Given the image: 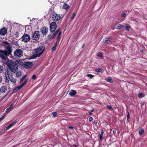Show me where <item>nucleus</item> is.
<instances>
[{
  "label": "nucleus",
  "mask_w": 147,
  "mask_h": 147,
  "mask_svg": "<svg viewBox=\"0 0 147 147\" xmlns=\"http://www.w3.org/2000/svg\"><path fill=\"white\" fill-rule=\"evenodd\" d=\"M69 6L66 3H65L63 6V8L66 10L69 9Z\"/></svg>",
  "instance_id": "nucleus-23"
},
{
  "label": "nucleus",
  "mask_w": 147,
  "mask_h": 147,
  "mask_svg": "<svg viewBox=\"0 0 147 147\" xmlns=\"http://www.w3.org/2000/svg\"><path fill=\"white\" fill-rule=\"evenodd\" d=\"M102 71V69L101 68H98L95 70L96 72H100Z\"/></svg>",
  "instance_id": "nucleus-35"
},
{
  "label": "nucleus",
  "mask_w": 147,
  "mask_h": 147,
  "mask_svg": "<svg viewBox=\"0 0 147 147\" xmlns=\"http://www.w3.org/2000/svg\"><path fill=\"white\" fill-rule=\"evenodd\" d=\"M26 75H24L20 79V82L22 83L26 77Z\"/></svg>",
  "instance_id": "nucleus-25"
},
{
  "label": "nucleus",
  "mask_w": 147,
  "mask_h": 147,
  "mask_svg": "<svg viewBox=\"0 0 147 147\" xmlns=\"http://www.w3.org/2000/svg\"><path fill=\"white\" fill-rule=\"evenodd\" d=\"M22 40L24 42H28L30 39V35L28 34H24L22 37Z\"/></svg>",
  "instance_id": "nucleus-8"
},
{
  "label": "nucleus",
  "mask_w": 147,
  "mask_h": 147,
  "mask_svg": "<svg viewBox=\"0 0 147 147\" xmlns=\"http://www.w3.org/2000/svg\"><path fill=\"white\" fill-rule=\"evenodd\" d=\"M10 71L9 69H7L5 73V82L8 83L9 80L8 79V78L12 76V74Z\"/></svg>",
  "instance_id": "nucleus-5"
},
{
  "label": "nucleus",
  "mask_w": 147,
  "mask_h": 147,
  "mask_svg": "<svg viewBox=\"0 0 147 147\" xmlns=\"http://www.w3.org/2000/svg\"><path fill=\"white\" fill-rule=\"evenodd\" d=\"M142 95V94H139L138 96L139 97H141Z\"/></svg>",
  "instance_id": "nucleus-47"
},
{
  "label": "nucleus",
  "mask_w": 147,
  "mask_h": 147,
  "mask_svg": "<svg viewBox=\"0 0 147 147\" xmlns=\"http://www.w3.org/2000/svg\"><path fill=\"white\" fill-rule=\"evenodd\" d=\"M113 133H114V134L116 132V130H115V129H114V130H113Z\"/></svg>",
  "instance_id": "nucleus-50"
},
{
  "label": "nucleus",
  "mask_w": 147,
  "mask_h": 147,
  "mask_svg": "<svg viewBox=\"0 0 147 147\" xmlns=\"http://www.w3.org/2000/svg\"><path fill=\"white\" fill-rule=\"evenodd\" d=\"M76 93V92L75 90H71L69 92V94L71 96H73L75 95Z\"/></svg>",
  "instance_id": "nucleus-17"
},
{
  "label": "nucleus",
  "mask_w": 147,
  "mask_h": 147,
  "mask_svg": "<svg viewBox=\"0 0 147 147\" xmlns=\"http://www.w3.org/2000/svg\"><path fill=\"white\" fill-rule=\"evenodd\" d=\"M39 32L38 31H35L33 34L32 37L33 40H38L40 37Z\"/></svg>",
  "instance_id": "nucleus-9"
},
{
  "label": "nucleus",
  "mask_w": 147,
  "mask_h": 147,
  "mask_svg": "<svg viewBox=\"0 0 147 147\" xmlns=\"http://www.w3.org/2000/svg\"><path fill=\"white\" fill-rule=\"evenodd\" d=\"M14 105V103L12 104L10 106L9 108H10L12 110V107Z\"/></svg>",
  "instance_id": "nucleus-43"
},
{
  "label": "nucleus",
  "mask_w": 147,
  "mask_h": 147,
  "mask_svg": "<svg viewBox=\"0 0 147 147\" xmlns=\"http://www.w3.org/2000/svg\"><path fill=\"white\" fill-rule=\"evenodd\" d=\"M107 107L109 109H112V107L111 105H107Z\"/></svg>",
  "instance_id": "nucleus-45"
},
{
  "label": "nucleus",
  "mask_w": 147,
  "mask_h": 147,
  "mask_svg": "<svg viewBox=\"0 0 147 147\" xmlns=\"http://www.w3.org/2000/svg\"><path fill=\"white\" fill-rule=\"evenodd\" d=\"M48 29L47 27L45 26L42 27L40 29V32L43 36L46 35L47 33Z\"/></svg>",
  "instance_id": "nucleus-11"
},
{
  "label": "nucleus",
  "mask_w": 147,
  "mask_h": 147,
  "mask_svg": "<svg viewBox=\"0 0 147 147\" xmlns=\"http://www.w3.org/2000/svg\"><path fill=\"white\" fill-rule=\"evenodd\" d=\"M4 43L6 45H8L9 44V43L7 41L4 42Z\"/></svg>",
  "instance_id": "nucleus-51"
},
{
  "label": "nucleus",
  "mask_w": 147,
  "mask_h": 147,
  "mask_svg": "<svg viewBox=\"0 0 147 147\" xmlns=\"http://www.w3.org/2000/svg\"><path fill=\"white\" fill-rule=\"evenodd\" d=\"M76 15V14L75 12H74L72 13L71 17V19H72V20L74 18Z\"/></svg>",
  "instance_id": "nucleus-31"
},
{
  "label": "nucleus",
  "mask_w": 147,
  "mask_h": 147,
  "mask_svg": "<svg viewBox=\"0 0 147 147\" xmlns=\"http://www.w3.org/2000/svg\"><path fill=\"white\" fill-rule=\"evenodd\" d=\"M14 62L16 63L17 65L18 64H19L20 65H22V64L23 63L22 61L20 60H16L14 61Z\"/></svg>",
  "instance_id": "nucleus-24"
},
{
  "label": "nucleus",
  "mask_w": 147,
  "mask_h": 147,
  "mask_svg": "<svg viewBox=\"0 0 147 147\" xmlns=\"http://www.w3.org/2000/svg\"><path fill=\"white\" fill-rule=\"evenodd\" d=\"M7 90V87L5 86H2L0 88V91L1 92H5Z\"/></svg>",
  "instance_id": "nucleus-19"
},
{
  "label": "nucleus",
  "mask_w": 147,
  "mask_h": 147,
  "mask_svg": "<svg viewBox=\"0 0 147 147\" xmlns=\"http://www.w3.org/2000/svg\"><path fill=\"white\" fill-rule=\"evenodd\" d=\"M45 49V47L43 46H40L34 50L35 53L33 54L32 58L35 59L37 57H39L43 53Z\"/></svg>",
  "instance_id": "nucleus-2"
},
{
  "label": "nucleus",
  "mask_w": 147,
  "mask_h": 147,
  "mask_svg": "<svg viewBox=\"0 0 147 147\" xmlns=\"http://www.w3.org/2000/svg\"><path fill=\"white\" fill-rule=\"evenodd\" d=\"M3 69V67L1 65H0V73H1V72L2 71Z\"/></svg>",
  "instance_id": "nucleus-41"
},
{
  "label": "nucleus",
  "mask_w": 147,
  "mask_h": 147,
  "mask_svg": "<svg viewBox=\"0 0 147 147\" xmlns=\"http://www.w3.org/2000/svg\"><path fill=\"white\" fill-rule=\"evenodd\" d=\"M32 65V63L30 62H26L23 63L24 67L26 68H30L31 67Z\"/></svg>",
  "instance_id": "nucleus-12"
},
{
  "label": "nucleus",
  "mask_w": 147,
  "mask_h": 147,
  "mask_svg": "<svg viewBox=\"0 0 147 147\" xmlns=\"http://www.w3.org/2000/svg\"><path fill=\"white\" fill-rule=\"evenodd\" d=\"M91 113H89V114H91Z\"/></svg>",
  "instance_id": "nucleus-55"
},
{
  "label": "nucleus",
  "mask_w": 147,
  "mask_h": 147,
  "mask_svg": "<svg viewBox=\"0 0 147 147\" xmlns=\"http://www.w3.org/2000/svg\"><path fill=\"white\" fill-rule=\"evenodd\" d=\"M69 128L71 129H73L74 128L73 127L71 126H69Z\"/></svg>",
  "instance_id": "nucleus-49"
},
{
  "label": "nucleus",
  "mask_w": 147,
  "mask_h": 147,
  "mask_svg": "<svg viewBox=\"0 0 147 147\" xmlns=\"http://www.w3.org/2000/svg\"><path fill=\"white\" fill-rule=\"evenodd\" d=\"M56 36L53 34L51 35L49 34L48 36V38L49 39H52L54 38Z\"/></svg>",
  "instance_id": "nucleus-21"
},
{
  "label": "nucleus",
  "mask_w": 147,
  "mask_h": 147,
  "mask_svg": "<svg viewBox=\"0 0 147 147\" xmlns=\"http://www.w3.org/2000/svg\"><path fill=\"white\" fill-rule=\"evenodd\" d=\"M12 110V109H11L10 108H7L6 111H5V112L7 113H9Z\"/></svg>",
  "instance_id": "nucleus-27"
},
{
  "label": "nucleus",
  "mask_w": 147,
  "mask_h": 147,
  "mask_svg": "<svg viewBox=\"0 0 147 147\" xmlns=\"http://www.w3.org/2000/svg\"><path fill=\"white\" fill-rule=\"evenodd\" d=\"M104 133V132L103 130H102L100 132V140H102V136L103 134Z\"/></svg>",
  "instance_id": "nucleus-28"
},
{
  "label": "nucleus",
  "mask_w": 147,
  "mask_h": 147,
  "mask_svg": "<svg viewBox=\"0 0 147 147\" xmlns=\"http://www.w3.org/2000/svg\"><path fill=\"white\" fill-rule=\"evenodd\" d=\"M14 105V103L12 104L10 106L9 108H10L12 110V107Z\"/></svg>",
  "instance_id": "nucleus-44"
},
{
  "label": "nucleus",
  "mask_w": 147,
  "mask_h": 147,
  "mask_svg": "<svg viewBox=\"0 0 147 147\" xmlns=\"http://www.w3.org/2000/svg\"><path fill=\"white\" fill-rule=\"evenodd\" d=\"M112 38H105L103 40V42L105 43L110 44L112 42Z\"/></svg>",
  "instance_id": "nucleus-13"
},
{
  "label": "nucleus",
  "mask_w": 147,
  "mask_h": 147,
  "mask_svg": "<svg viewBox=\"0 0 147 147\" xmlns=\"http://www.w3.org/2000/svg\"><path fill=\"white\" fill-rule=\"evenodd\" d=\"M139 133L141 135L144 132V130L143 129H142L139 131Z\"/></svg>",
  "instance_id": "nucleus-32"
},
{
  "label": "nucleus",
  "mask_w": 147,
  "mask_h": 147,
  "mask_svg": "<svg viewBox=\"0 0 147 147\" xmlns=\"http://www.w3.org/2000/svg\"><path fill=\"white\" fill-rule=\"evenodd\" d=\"M124 27L125 26L123 25L120 24H119L117 25V28L118 29H121L124 28Z\"/></svg>",
  "instance_id": "nucleus-22"
},
{
  "label": "nucleus",
  "mask_w": 147,
  "mask_h": 147,
  "mask_svg": "<svg viewBox=\"0 0 147 147\" xmlns=\"http://www.w3.org/2000/svg\"><path fill=\"white\" fill-rule=\"evenodd\" d=\"M94 111V109H92V110H91L90 111L91 112H93V111Z\"/></svg>",
  "instance_id": "nucleus-53"
},
{
  "label": "nucleus",
  "mask_w": 147,
  "mask_h": 147,
  "mask_svg": "<svg viewBox=\"0 0 147 147\" xmlns=\"http://www.w3.org/2000/svg\"><path fill=\"white\" fill-rule=\"evenodd\" d=\"M87 76V77L91 78L94 77V76L93 75L90 74H88Z\"/></svg>",
  "instance_id": "nucleus-37"
},
{
  "label": "nucleus",
  "mask_w": 147,
  "mask_h": 147,
  "mask_svg": "<svg viewBox=\"0 0 147 147\" xmlns=\"http://www.w3.org/2000/svg\"><path fill=\"white\" fill-rule=\"evenodd\" d=\"M53 20L54 21H57L59 20L61 18L60 15L57 14L56 13L53 14L52 16Z\"/></svg>",
  "instance_id": "nucleus-10"
},
{
  "label": "nucleus",
  "mask_w": 147,
  "mask_h": 147,
  "mask_svg": "<svg viewBox=\"0 0 147 147\" xmlns=\"http://www.w3.org/2000/svg\"><path fill=\"white\" fill-rule=\"evenodd\" d=\"M58 43L57 42H56L54 45L53 47L52 48V51H54L56 49V48L57 47Z\"/></svg>",
  "instance_id": "nucleus-18"
},
{
  "label": "nucleus",
  "mask_w": 147,
  "mask_h": 147,
  "mask_svg": "<svg viewBox=\"0 0 147 147\" xmlns=\"http://www.w3.org/2000/svg\"><path fill=\"white\" fill-rule=\"evenodd\" d=\"M128 114L127 115V120H128L129 118V113L128 112H127Z\"/></svg>",
  "instance_id": "nucleus-46"
},
{
  "label": "nucleus",
  "mask_w": 147,
  "mask_h": 147,
  "mask_svg": "<svg viewBox=\"0 0 147 147\" xmlns=\"http://www.w3.org/2000/svg\"><path fill=\"white\" fill-rule=\"evenodd\" d=\"M5 115H4L0 117V122L3 120L5 118Z\"/></svg>",
  "instance_id": "nucleus-38"
},
{
  "label": "nucleus",
  "mask_w": 147,
  "mask_h": 147,
  "mask_svg": "<svg viewBox=\"0 0 147 147\" xmlns=\"http://www.w3.org/2000/svg\"><path fill=\"white\" fill-rule=\"evenodd\" d=\"M7 32V30L6 28H3L0 30V35L2 36H4L6 34Z\"/></svg>",
  "instance_id": "nucleus-15"
},
{
  "label": "nucleus",
  "mask_w": 147,
  "mask_h": 147,
  "mask_svg": "<svg viewBox=\"0 0 147 147\" xmlns=\"http://www.w3.org/2000/svg\"><path fill=\"white\" fill-rule=\"evenodd\" d=\"M93 120V118L91 117H90L89 118V121L90 122L92 121Z\"/></svg>",
  "instance_id": "nucleus-42"
},
{
  "label": "nucleus",
  "mask_w": 147,
  "mask_h": 147,
  "mask_svg": "<svg viewBox=\"0 0 147 147\" xmlns=\"http://www.w3.org/2000/svg\"><path fill=\"white\" fill-rule=\"evenodd\" d=\"M121 16L122 17L125 18H126V14L125 13H123L121 15Z\"/></svg>",
  "instance_id": "nucleus-40"
},
{
  "label": "nucleus",
  "mask_w": 147,
  "mask_h": 147,
  "mask_svg": "<svg viewBox=\"0 0 147 147\" xmlns=\"http://www.w3.org/2000/svg\"><path fill=\"white\" fill-rule=\"evenodd\" d=\"M57 27V25L55 22H51L50 25V29L51 32H54Z\"/></svg>",
  "instance_id": "nucleus-6"
},
{
  "label": "nucleus",
  "mask_w": 147,
  "mask_h": 147,
  "mask_svg": "<svg viewBox=\"0 0 147 147\" xmlns=\"http://www.w3.org/2000/svg\"><path fill=\"white\" fill-rule=\"evenodd\" d=\"M21 72L20 71H18L16 73V77H19L21 75Z\"/></svg>",
  "instance_id": "nucleus-29"
},
{
  "label": "nucleus",
  "mask_w": 147,
  "mask_h": 147,
  "mask_svg": "<svg viewBox=\"0 0 147 147\" xmlns=\"http://www.w3.org/2000/svg\"><path fill=\"white\" fill-rule=\"evenodd\" d=\"M106 80L109 82H112V80L110 77H108V78L106 79Z\"/></svg>",
  "instance_id": "nucleus-30"
},
{
  "label": "nucleus",
  "mask_w": 147,
  "mask_h": 147,
  "mask_svg": "<svg viewBox=\"0 0 147 147\" xmlns=\"http://www.w3.org/2000/svg\"><path fill=\"white\" fill-rule=\"evenodd\" d=\"M141 105L142 106H143L144 105V102H142L141 103Z\"/></svg>",
  "instance_id": "nucleus-52"
},
{
  "label": "nucleus",
  "mask_w": 147,
  "mask_h": 147,
  "mask_svg": "<svg viewBox=\"0 0 147 147\" xmlns=\"http://www.w3.org/2000/svg\"><path fill=\"white\" fill-rule=\"evenodd\" d=\"M32 79H33L34 80H35L36 78V76L34 74L32 76Z\"/></svg>",
  "instance_id": "nucleus-39"
},
{
  "label": "nucleus",
  "mask_w": 147,
  "mask_h": 147,
  "mask_svg": "<svg viewBox=\"0 0 147 147\" xmlns=\"http://www.w3.org/2000/svg\"><path fill=\"white\" fill-rule=\"evenodd\" d=\"M2 80V78L1 77V76H0V83L1 82Z\"/></svg>",
  "instance_id": "nucleus-48"
},
{
  "label": "nucleus",
  "mask_w": 147,
  "mask_h": 147,
  "mask_svg": "<svg viewBox=\"0 0 147 147\" xmlns=\"http://www.w3.org/2000/svg\"><path fill=\"white\" fill-rule=\"evenodd\" d=\"M17 123L16 121H13L12 123H11L7 127L5 128H4V129H3V131H5L8 130L10 128L14 126V125L16 124Z\"/></svg>",
  "instance_id": "nucleus-14"
},
{
  "label": "nucleus",
  "mask_w": 147,
  "mask_h": 147,
  "mask_svg": "<svg viewBox=\"0 0 147 147\" xmlns=\"http://www.w3.org/2000/svg\"><path fill=\"white\" fill-rule=\"evenodd\" d=\"M97 55L100 57H102L103 56V55L102 53L99 52H98V53H97Z\"/></svg>",
  "instance_id": "nucleus-33"
},
{
  "label": "nucleus",
  "mask_w": 147,
  "mask_h": 147,
  "mask_svg": "<svg viewBox=\"0 0 147 147\" xmlns=\"http://www.w3.org/2000/svg\"><path fill=\"white\" fill-rule=\"evenodd\" d=\"M28 80V79H26L24 82L20 86H19L16 87V88H15L13 90V92L14 93H15L17 92L18 90H19L20 89L22 88L24 85H25L26 83L27 82Z\"/></svg>",
  "instance_id": "nucleus-7"
},
{
  "label": "nucleus",
  "mask_w": 147,
  "mask_h": 147,
  "mask_svg": "<svg viewBox=\"0 0 147 147\" xmlns=\"http://www.w3.org/2000/svg\"><path fill=\"white\" fill-rule=\"evenodd\" d=\"M60 31L61 30H60V29H59L55 31V32L53 33V34H55L56 36L57 33L59 32V31Z\"/></svg>",
  "instance_id": "nucleus-36"
},
{
  "label": "nucleus",
  "mask_w": 147,
  "mask_h": 147,
  "mask_svg": "<svg viewBox=\"0 0 147 147\" xmlns=\"http://www.w3.org/2000/svg\"><path fill=\"white\" fill-rule=\"evenodd\" d=\"M125 30L128 31H129L130 26L127 24H125Z\"/></svg>",
  "instance_id": "nucleus-26"
},
{
  "label": "nucleus",
  "mask_w": 147,
  "mask_h": 147,
  "mask_svg": "<svg viewBox=\"0 0 147 147\" xmlns=\"http://www.w3.org/2000/svg\"><path fill=\"white\" fill-rule=\"evenodd\" d=\"M57 113L56 112H52V115L54 117H57Z\"/></svg>",
  "instance_id": "nucleus-34"
},
{
  "label": "nucleus",
  "mask_w": 147,
  "mask_h": 147,
  "mask_svg": "<svg viewBox=\"0 0 147 147\" xmlns=\"http://www.w3.org/2000/svg\"><path fill=\"white\" fill-rule=\"evenodd\" d=\"M7 65L8 69L13 73H15L18 71V65L16 63H14V61L10 60L7 63Z\"/></svg>",
  "instance_id": "nucleus-1"
},
{
  "label": "nucleus",
  "mask_w": 147,
  "mask_h": 147,
  "mask_svg": "<svg viewBox=\"0 0 147 147\" xmlns=\"http://www.w3.org/2000/svg\"><path fill=\"white\" fill-rule=\"evenodd\" d=\"M61 34V31H59V32L58 35V36L57 37V42L58 43L59 42L60 40Z\"/></svg>",
  "instance_id": "nucleus-20"
},
{
  "label": "nucleus",
  "mask_w": 147,
  "mask_h": 147,
  "mask_svg": "<svg viewBox=\"0 0 147 147\" xmlns=\"http://www.w3.org/2000/svg\"><path fill=\"white\" fill-rule=\"evenodd\" d=\"M9 80L11 81L12 83L15 84L16 82V79L13 78L12 76L11 77H9L8 78Z\"/></svg>",
  "instance_id": "nucleus-16"
},
{
  "label": "nucleus",
  "mask_w": 147,
  "mask_h": 147,
  "mask_svg": "<svg viewBox=\"0 0 147 147\" xmlns=\"http://www.w3.org/2000/svg\"><path fill=\"white\" fill-rule=\"evenodd\" d=\"M94 123H95V125H96L97 124V122H95Z\"/></svg>",
  "instance_id": "nucleus-54"
},
{
  "label": "nucleus",
  "mask_w": 147,
  "mask_h": 147,
  "mask_svg": "<svg viewBox=\"0 0 147 147\" xmlns=\"http://www.w3.org/2000/svg\"><path fill=\"white\" fill-rule=\"evenodd\" d=\"M22 51L20 49H16L14 52V56L17 58H20L23 55Z\"/></svg>",
  "instance_id": "nucleus-4"
},
{
  "label": "nucleus",
  "mask_w": 147,
  "mask_h": 147,
  "mask_svg": "<svg viewBox=\"0 0 147 147\" xmlns=\"http://www.w3.org/2000/svg\"><path fill=\"white\" fill-rule=\"evenodd\" d=\"M6 49L7 51L6 50H0V57L4 60L6 59V57L9 55L12 51V48L10 46H7Z\"/></svg>",
  "instance_id": "nucleus-3"
}]
</instances>
